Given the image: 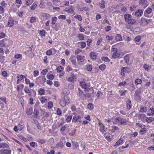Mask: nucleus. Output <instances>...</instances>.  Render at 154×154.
<instances>
[{
  "label": "nucleus",
  "mask_w": 154,
  "mask_h": 154,
  "mask_svg": "<svg viewBox=\"0 0 154 154\" xmlns=\"http://www.w3.org/2000/svg\"><path fill=\"white\" fill-rule=\"evenodd\" d=\"M121 49H112L111 51L112 52V57L114 58H119L121 56H123L126 53L122 52L120 50Z\"/></svg>",
  "instance_id": "1"
},
{
  "label": "nucleus",
  "mask_w": 154,
  "mask_h": 154,
  "mask_svg": "<svg viewBox=\"0 0 154 154\" xmlns=\"http://www.w3.org/2000/svg\"><path fill=\"white\" fill-rule=\"evenodd\" d=\"M152 21V20L148 19L143 17H142L137 21V24H139L141 26H143L148 25L149 23L151 22Z\"/></svg>",
  "instance_id": "2"
},
{
  "label": "nucleus",
  "mask_w": 154,
  "mask_h": 154,
  "mask_svg": "<svg viewBox=\"0 0 154 154\" xmlns=\"http://www.w3.org/2000/svg\"><path fill=\"white\" fill-rule=\"evenodd\" d=\"M126 121V119L122 118L116 117L115 118L113 122L114 124L121 125L125 124Z\"/></svg>",
  "instance_id": "3"
},
{
  "label": "nucleus",
  "mask_w": 154,
  "mask_h": 154,
  "mask_svg": "<svg viewBox=\"0 0 154 154\" xmlns=\"http://www.w3.org/2000/svg\"><path fill=\"white\" fill-rule=\"evenodd\" d=\"M85 58L84 56H81L80 55H77L76 58L78 64L81 65L85 64L86 62Z\"/></svg>",
  "instance_id": "4"
},
{
  "label": "nucleus",
  "mask_w": 154,
  "mask_h": 154,
  "mask_svg": "<svg viewBox=\"0 0 154 154\" xmlns=\"http://www.w3.org/2000/svg\"><path fill=\"white\" fill-rule=\"evenodd\" d=\"M69 103V98L67 95H65L63 99L60 102V105L62 107H64Z\"/></svg>",
  "instance_id": "5"
},
{
  "label": "nucleus",
  "mask_w": 154,
  "mask_h": 154,
  "mask_svg": "<svg viewBox=\"0 0 154 154\" xmlns=\"http://www.w3.org/2000/svg\"><path fill=\"white\" fill-rule=\"evenodd\" d=\"M74 116L73 117L72 122H81L82 120L81 119V116L78 114L74 112Z\"/></svg>",
  "instance_id": "6"
},
{
  "label": "nucleus",
  "mask_w": 154,
  "mask_h": 154,
  "mask_svg": "<svg viewBox=\"0 0 154 154\" xmlns=\"http://www.w3.org/2000/svg\"><path fill=\"white\" fill-rule=\"evenodd\" d=\"M80 85L82 88L85 89H87L90 87V83L86 82V80L84 79L80 82Z\"/></svg>",
  "instance_id": "7"
},
{
  "label": "nucleus",
  "mask_w": 154,
  "mask_h": 154,
  "mask_svg": "<svg viewBox=\"0 0 154 154\" xmlns=\"http://www.w3.org/2000/svg\"><path fill=\"white\" fill-rule=\"evenodd\" d=\"M40 84L43 85L46 81V79L45 76H39L36 79Z\"/></svg>",
  "instance_id": "8"
},
{
  "label": "nucleus",
  "mask_w": 154,
  "mask_h": 154,
  "mask_svg": "<svg viewBox=\"0 0 154 154\" xmlns=\"http://www.w3.org/2000/svg\"><path fill=\"white\" fill-rule=\"evenodd\" d=\"M121 75L124 76L125 75V73L129 72L131 71L130 69L128 66L123 67L121 69Z\"/></svg>",
  "instance_id": "9"
},
{
  "label": "nucleus",
  "mask_w": 154,
  "mask_h": 154,
  "mask_svg": "<svg viewBox=\"0 0 154 154\" xmlns=\"http://www.w3.org/2000/svg\"><path fill=\"white\" fill-rule=\"evenodd\" d=\"M152 9L151 8L148 7L144 11V15L146 17H151L149 16V15L152 12Z\"/></svg>",
  "instance_id": "10"
},
{
  "label": "nucleus",
  "mask_w": 154,
  "mask_h": 154,
  "mask_svg": "<svg viewBox=\"0 0 154 154\" xmlns=\"http://www.w3.org/2000/svg\"><path fill=\"white\" fill-rule=\"evenodd\" d=\"M79 91V95L80 97L82 99L84 100L86 98V95L85 94L83 91L79 88H78Z\"/></svg>",
  "instance_id": "11"
},
{
  "label": "nucleus",
  "mask_w": 154,
  "mask_h": 154,
  "mask_svg": "<svg viewBox=\"0 0 154 154\" xmlns=\"http://www.w3.org/2000/svg\"><path fill=\"white\" fill-rule=\"evenodd\" d=\"M10 149H2L0 150L1 154H10L11 152Z\"/></svg>",
  "instance_id": "12"
},
{
  "label": "nucleus",
  "mask_w": 154,
  "mask_h": 154,
  "mask_svg": "<svg viewBox=\"0 0 154 154\" xmlns=\"http://www.w3.org/2000/svg\"><path fill=\"white\" fill-rule=\"evenodd\" d=\"M139 3L140 5H143L144 8H146L148 5V3L146 0H140Z\"/></svg>",
  "instance_id": "13"
},
{
  "label": "nucleus",
  "mask_w": 154,
  "mask_h": 154,
  "mask_svg": "<svg viewBox=\"0 0 154 154\" xmlns=\"http://www.w3.org/2000/svg\"><path fill=\"white\" fill-rule=\"evenodd\" d=\"M76 79V75L72 74V75L71 76L68 78V81L69 82H73Z\"/></svg>",
  "instance_id": "14"
},
{
  "label": "nucleus",
  "mask_w": 154,
  "mask_h": 154,
  "mask_svg": "<svg viewBox=\"0 0 154 154\" xmlns=\"http://www.w3.org/2000/svg\"><path fill=\"white\" fill-rule=\"evenodd\" d=\"M123 143V139L122 138L119 139L116 142L115 144L113 145V146L115 147L116 146H118L121 145Z\"/></svg>",
  "instance_id": "15"
},
{
  "label": "nucleus",
  "mask_w": 154,
  "mask_h": 154,
  "mask_svg": "<svg viewBox=\"0 0 154 154\" xmlns=\"http://www.w3.org/2000/svg\"><path fill=\"white\" fill-rule=\"evenodd\" d=\"M99 126L100 127L99 130L103 134L105 131L104 130V125L100 122H99Z\"/></svg>",
  "instance_id": "16"
},
{
  "label": "nucleus",
  "mask_w": 154,
  "mask_h": 154,
  "mask_svg": "<svg viewBox=\"0 0 154 154\" xmlns=\"http://www.w3.org/2000/svg\"><path fill=\"white\" fill-rule=\"evenodd\" d=\"M124 17L125 19V21L126 22H127L132 17V15L131 14H125L124 15Z\"/></svg>",
  "instance_id": "17"
},
{
  "label": "nucleus",
  "mask_w": 154,
  "mask_h": 154,
  "mask_svg": "<svg viewBox=\"0 0 154 154\" xmlns=\"http://www.w3.org/2000/svg\"><path fill=\"white\" fill-rule=\"evenodd\" d=\"M126 105L127 109L129 110L132 107V104L131 100H128L126 102Z\"/></svg>",
  "instance_id": "18"
},
{
  "label": "nucleus",
  "mask_w": 154,
  "mask_h": 154,
  "mask_svg": "<svg viewBox=\"0 0 154 154\" xmlns=\"http://www.w3.org/2000/svg\"><path fill=\"white\" fill-rule=\"evenodd\" d=\"M127 23L129 25H133L136 23V21L135 20L131 18L128 21Z\"/></svg>",
  "instance_id": "19"
},
{
  "label": "nucleus",
  "mask_w": 154,
  "mask_h": 154,
  "mask_svg": "<svg viewBox=\"0 0 154 154\" xmlns=\"http://www.w3.org/2000/svg\"><path fill=\"white\" fill-rule=\"evenodd\" d=\"M69 91L67 89L64 88L63 89V91L61 93V95L62 96L64 97L65 95H64V94H65L67 95L69 94Z\"/></svg>",
  "instance_id": "20"
},
{
  "label": "nucleus",
  "mask_w": 154,
  "mask_h": 154,
  "mask_svg": "<svg viewBox=\"0 0 154 154\" xmlns=\"http://www.w3.org/2000/svg\"><path fill=\"white\" fill-rule=\"evenodd\" d=\"M143 67L146 71H149L151 69V66L147 64H144Z\"/></svg>",
  "instance_id": "21"
},
{
  "label": "nucleus",
  "mask_w": 154,
  "mask_h": 154,
  "mask_svg": "<svg viewBox=\"0 0 154 154\" xmlns=\"http://www.w3.org/2000/svg\"><path fill=\"white\" fill-rule=\"evenodd\" d=\"M143 13V11L141 9L138 10L135 13V15L137 16H141Z\"/></svg>",
  "instance_id": "22"
},
{
  "label": "nucleus",
  "mask_w": 154,
  "mask_h": 154,
  "mask_svg": "<svg viewBox=\"0 0 154 154\" xmlns=\"http://www.w3.org/2000/svg\"><path fill=\"white\" fill-rule=\"evenodd\" d=\"M24 91L26 94H28V95L30 97H31L32 92L28 88L25 87L24 89Z\"/></svg>",
  "instance_id": "23"
},
{
  "label": "nucleus",
  "mask_w": 154,
  "mask_h": 154,
  "mask_svg": "<svg viewBox=\"0 0 154 154\" xmlns=\"http://www.w3.org/2000/svg\"><path fill=\"white\" fill-rule=\"evenodd\" d=\"M33 112L32 108L31 107L26 110V113L28 115H31Z\"/></svg>",
  "instance_id": "24"
},
{
  "label": "nucleus",
  "mask_w": 154,
  "mask_h": 154,
  "mask_svg": "<svg viewBox=\"0 0 154 154\" xmlns=\"http://www.w3.org/2000/svg\"><path fill=\"white\" fill-rule=\"evenodd\" d=\"M47 0H41L40 2L39 7L42 8H44L45 6V1Z\"/></svg>",
  "instance_id": "25"
},
{
  "label": "nucleus",
  "mask_w": 154,
  "mask_h": 154,
  "mask_svg": "<svg viewBox=\"0 0 154 154\" xmlns=\"http://www.w3.org/2000/svg\"><path fill=\"white\" fill-rule=\"evenodd\" d=\"M115 40L117 41H120L122 40V38L121 35L118 34L115 36Z\"/></svg>",
  "instance_id": "26"
},
{
  "label": "nucleus",
  "mask_w": 154,
  "mask_h": 154,
  "mask_svg": "<svg viewBox=\"0 0 154 154\" xmlns=\"http://www.w3.org/2000/svg\"><path fill=\"white\" fill-rule=\"evenodd\" d=\"M45 90L42 88H40L38 90V92L40 95H43L45 93Z\"/></svg>",
  "instance_id": "27"
},
{
  "label": "nucleus",
  "mask_w": 154,
  "mask_h": 154,
  "mask_svg": "<svg viewBox=\"0 0 154 154\" xmlns=\"http://www.w3.org/2000/svg\"><path fill=\"white\" fill-rule=\"evenodd\" d=\"M8 147L9 146L6 143H0V148H8Z\"/></svg>",
  "instance_id": "28"
},
{
  "label": "nucleus",
  "mask_w": 154,
  "mask_h": 154,
  "mask_svg": "<svg viewBox=\"0 0 154 154\" xmlns=\"http://www.w3.org/2000/svg\"><path fill=\"white\" fill-rule=\"evenodd\" d=\"M91 59L92 60H95L97 58V55L94 52H91L90 54Z\"/></svg>",
  "instance_id": "29"
},
{
  "label": "nucleus",
  "mask_w": 154,
  "mask_h": 154,
  "mask_svg": "<svg viewBox=\"0 0 154 154\" xmlns=\"http://www.w3.org/2000/svg\"><path fill=\"white\" fill-rule=\"evenodd\" d=\"M40 100L41 102L43 104L46 103L47 101V99L44 97H41L40 99Z\"/></svg>",
  "instance_id": "30"
},
{
  "label": "nucleus",
  "mask_w": 154,
  "mask_h": 154,
  "mask_svg": "<svg viewBox=\"0 0 154 154\" xmlns=\"http://www.w3.org/2000/svg\"><path fill=\"white\" fill-rule=\"evenodd\" d=\"M105 2L104 1L102 0L101 2H99L100 6V8L103 9L105 8Z\"/></svg>",
  "instance_id": "31"
},
{
  "label": "nucleus",
  "mask_w": 154,
  "mask_h": 154,
  "mask_svg": "<svg viewBox=\"0 0 154 154\" xmlns=\"http://www.w3.org/2000/svg\"><path fill=\"white\" fill-rule=\"evenodd\" d=\"M24 87V85L23 84H21L17 85V91L19 92L20 91V89L22 90Z\"/></svg>",
  "instance_id": "32"
},
{
  "label": "nucleus",
  "mask_w": 154,
  "mask_h": 154,
  "mask_svg": "<svg viewBox=\"0 0 154 154\" xmlns=\"http://www.w3.org/2000/svg\"><path fill=\"white\" fill-rule=\"evenodd\" d=\"M26 75H18L17 77L18 78V79L20 81L22 79H23L26 78Z\"/></svg>",
  "instance_id": "33"
},
{
  "label": "nucleus",
  "mask_w": 154,
  "mask_h": 154,
  "mask_svg": "<svg viewBox=\"0 0 154 154\" xmlns=\"http://www.w3.org/2000/svg\"><path fill=\"white\" fill-rule=\"evenodd\" d=\"M56 146L58 148L63 147V143L61 142H59L57 144Z\"/></svg>",
  "instance_id": "34"
},
{
  "label": "nucleus",
  "mask_w": 154,
  "mask_h": 154,
  "mask_svg": "<svg viewBox=\"0 0 154 154\" xmlns=\"http://www.w3.org/2000/svg\"><path fill=\"white\" fill-rule=\"evenodd\" d=\"M106 68V65L104 64H102L100 65L99 68L102 71H103Z\"/></svg>",
  "instance_id": "35"
},
{
  "label": "nucleus",
  "mask_w": 154,
  "mask_h": 154,
  "mask_svg": "<svg viewBox=\"0 0 154 154\" xmlns=\"http://www.w3.org/2000/svg\"><path fill=\"white\" fill-rule=\"evenodd\" d=\"M147 109L146 107H142L140 109V112H145L147 111Z\"/></svg>",
  "instance_id": "36"
},
{
  "label": "nucleus",
  "mask_w": 154,
  "mask_h": 154,
  "mask_svg": "<svg viewBox=\"0 0 154 154\" xmlns=\"http://www.w3.org/2000/svg\"><path fill=\"white\" fill-rule=\"evenodd\" d=\"M142 82V81L141 79H136L135 82V84L136 85H138L141 84Z\"/></svg>",
  "instance_id": "37"
},
{
  "label": "nucleus",
  "mask_w": 154,
  "mask_h": 154,
  "mask_svg": "<svg viewBox=\"0 0 154 154\" xmlns=\"http://www.w3.org/2000/svg\"><path fill=\"white\" fill-rule=\"evenodd\" d=\"M147 122H150L153 121L154 120V118L152 117H149L146 118V119Z\"/></svg>",
  "instance_id": "38"
},
{
  "label": "nucleus",
  "mask_w": 154,
  "mask_h": 154,
  "mask_svg": "<svg viewBox=\"0 0 154 154\" xmlns=\"http://www.w3.org/2000/svg\"><path fill=\"white\" fill-rule=\"evenodd\" d=\"M64 69V67L62 66H58L56 69L58 72H60L63 71V70Z\"/></svg>",
  "instance_id": "39"
},
{
  "label": "nucleus",
  "mask_w": 154,
  "mask_h": 154,
  "mask_svg": "<svg viewBox=\"0 0 154 154\" xmlns=\"http://www.w3.org/2000/svg\"><path fill=\"white\" fill-rule=\"evenodd\" d=\"M14 24V22L13 20H9L8 23V25L9 27H11L13 26Z\"/></svg>",
  "instance_id": "40"
},
{
  "label": "nucleus",
  "mask_w": 154,
  "mask_h": 154,
  "mask_svg": "<svg viewBox=\"0 0 154 154\" xmlns=\"http://www.w3.org/2000/svg\"><path fill=\"white\" fill-rule=\"evenodd\" d=\"M57 17H52V22L51 24L52 25H54L55 24L56 22L57 21Z\"/></svg>",
  "instance_id": "41"
},
{
  "label": "nucleus",
  "mask_w": 154,
  "mask_h": 154,
  "mask_svg": "<svg viewBox=\"0 0 154 154\" xmlns=\"http://www.w3.org/2000/svg\"><path fill=\"white\" fill-rule=\"evenodd\" d=\"M139 117L140 119L142 120L143 119H146V115L144 114H141L139 115Z\"/></svg>",
  "instance_id": "42"
},
{
  "label": "nucleus",
  "mask_w": 154,
  "mask_h": 154,
  "mask_svg": "<svg viewBox=\"0 0 154 154\" xmlns=\"http://www.w3.org/2000/svg\"><path fill=\"white\" fill-rule=\"evenodd\" d=\"M141 38V36L138 35L135 38L134 40L136 42H139L140 41Z\"/></svg>",
  "instance_id": "43"
},
{
  "label": "nucleus",
  "mask_w": 154,
  "mask_h": 154,
  "mask_svg": "<svg viewBox=\"0 0 154 154\" xmlns=\"http://www.w3.org/2000/svg\"><path fill=\"white\" fill-rule=\"evenodd\" d=\"M64 11L65 12H68L69 13H71L73 11V10L71 8H66L65 10H64Z\"/></svg>",
  "instance_id": "44"
},
{
  "label": "nucleus",
  "mask_w": 154,
  "mask_h": 154,
  "mask_svg": "<svg viewBox=\"0 0 154 154\" xmlns=\"http://www.w3.org/2000/svg\"><path fill=\"white\" fill-rule=\"evenodd\" d=\"M33 2V0H27L26 1L25 3L27 6L30 5Z\"/></svg>",
  "instance_id": "45"
},
{
  "label": "nucleus",
  "mask_w": 154,
  "mask_h": 154,
  "mask_svg": "<svg viewBox=\"0 0 154 154\" xmlns=\"http://www.w3.org/2000/svg\"><path fill=\"white\" fill-rule=\"evenodd\" d=\"M47 77L48 79L52 80L54 79V76L52 74H50L49 75H47Z\"/></svg>",
  "instance_id": "46"
},
{
  "label": "nucleus",
  "mask_w": 154,
  "mask_h": 154,
  "mask_svg": "<svg viewBox=\"0 0 154 154\" xmlns=\"http://www.w3.org/2000/svg\"><path fill=\"white\" fill-rule=\"evenodd\" d=\"M72 118V116H68L66 118V121L67 122H69Z\"/></svg>",
  "instance_id": "47"
},
{
  "label": "nucleus",
  "mask_w": 154,
  "mask_h": 154,
  "mask_svg": "<svg viewBox=\"0 0 154 154\" xmlns=\"http://www.w3.org/2000/svg\"><path fill=\"white\" fill-rule=\"evenodd\" d=\"M124 59L126 63H128L129 61V58L128 55H126L124 57Z\"/></svg>",
  "instance_id": "48"
},
{
  "label": "nucleus",
  "mask_w": 154,
  "mask_h": 154,
  "mask_svg": "<svg viewBox=\"0 0 154 154\" xmlns=\"http://www.w3.org/2000/svg\"><path fill=\"white\" fill-rule=\"evenodd\" d=\"M45 31L43 29L42 30H40L39 34L42 36H45Z\"/></svg>",
  "instance_id": "49"
},
{
  "label": "nucleus",
  "mask_w": 154,
  "mask_h": 154,
  "mask_svg": "<svg viewBox=\"0 0 154 154\" xmlns=\"http://www.w3.org/2000/svg\"><path fill=\"white\" fill-rule=\"evenodd\" d=\"M17 126L18 128V130L19 131H21L23 127V125H21L20 123H19Z\"/></svg>",
  "instance_id": "50"
},
{
  "label": "nucleus",
  "mask_w": 154,
  "mask_h": 154,
  "mask_svg": "<svg viewBox=\"0 0 154 154\" xmlns=\"http://www.w3.org/2000/svg\"><path fill=\"white\" fill-rule=\"evenodd\" d=\"M53 106V103L52 102L50 101L48 103V107L49 109H51Z\"/></svg>",
  "instance_id": "51"
},
{
  "label": "nucleus",
  "mask_w": 154,
  "mask_h": 154,
  "mask_svg": "<svg viewBox=\"0 0 154 154\" xmlns=\"http://www.w3.org/2000/svg\"><path fill=\"white\" fill-rule=\"evenodd\" d=\"M78 37L79 38L80 40H83L84 39V36L82 34H79Z\"/></svg>",
  "instance_id": "52"
},
{
  "label": "nucleus",
  "mask_w": 154,
  "mask_h": 154,
  "mask_svg": "<svg viewBox=\"0 0 154 154\" xmlns=\"http://www.w3.org/2000/svg\"><path fill=\"white\" fill-rule=\"evenodd\" d=\"M126 83H127L126 82H123L119 83L118 85V86L119 87L124 86L126 85Z\"/></svg>",
  "instance_id": "53"
},
{
  "label": "nucleus",
  "mask_w": 154,
  "mask_h": 154,
  "mask_svg": "<svg viewBox=\"0 0 154 154\" xmlns=\"http://www.w3.org/2000/svg\"><path fill=\"white\" fill-rule=\"evenodd\" d=\"M146 129L145 128H142L140 131V134H144V132L146 131Z\"/></svg>",
  "instance_id": "54"
},
{
  "label": "nucleus",
  "mask_w": 154,
  "mask_h": 154,
  "mask_svg": "<svg viewBox=\"0 0 154 154\" xmlns=\"http://www.w3.org/2000/svg\"><path fill=\"white\" fill-rule=\"evenodd\" d=\"M36 20V18L35 17H32L31 18V19L30 20V23H34V22H35Z\"/></svg>",
  "instance_id": "55"
},
{
  "label": "nucleus",
  "mask_w": 154,
  "mask_h": 154,
  "mask_svg": "<svg viewBox=\"0 0 154 154\" xmlns=\"http://www.w3.org/2000/svg\"><path fill=\"white\" fill-rule=\"evenodd\" d=\"M37 141L41 144H43L46 142V140L45 139H39Z\"/></svg>",
  "instance_id": "56"
},
{
  "label": "nucleus",
  "mask_w": 154,
  "mask_h": 154,
  "mask_svg": "<svg viewBox=\"0 0 154 154\" xmlns=\"http://www.w3.org/2000/svg\"><path fill=\"white\" fill-rule=\"evenodd\" d=\"M48 70L46 69H43L41 71V73L44 75H45L48 72Z\"/></svg>",
  "instance_id": "57"
},
{
  "label": "nucleus",
  "mask_w": 154,
  "mask_h": 154,
  "mask_svg": "<svg viewBox=\"0 0 154 154\" xmlns=\"http://www.w3.org/2000/svg\"><path fill=\"white\" fill-rule=\"evenodd\" d=\"M57 115L61 116L62 112L61 110L59 108H57Z\"/></svg>",
  "instance_id": "58"
},
{
  "label": "nucleus",
  "mask_w": 154,
  "mask_h": 154,
  "mask_svg": "<svg viewBox=\"0 0 154 154\" xmlns=\"http://www.w3.org/2000/svg\"><path fill=\"white\" fill-rule=\"evenodd\" d=\"M75 17L76 19H78V20L80 21L82 20V18L80 15H76L75 16Z\"/></svg>",
  "instance_id": "59"
},
{
  "label": "nucleus",
  "mask_w": 154,
  "mask_h": 154,
  "mask_svg": "<svg viewBox=\"0 0 154 154\" xmlns=\"http://www.w3.org/2000/svg\"><path fill=\"white\" fill-rule=\"evenodd\" d=\"M37 6V5L36 4L34 3L31 6L30 8L32 10H34L36 7Z\"/></svg>",
  "instance_id": "60"
},
{
  "label": "nucleus",
  "mask_w": 154,
  "mask_h": 154,
  "mask_svg": "<svg viewBox=\"0 0 154 154\" xmlns=\"http://www.w3.org/2000/svg\"><path fill=\"white\" fill-rule=\"evenodd\" d=\"M22 57V55L20 54H16L14 57L16 59H18Z\"/></svg>",
  "instance_id": "61"
},
{
  "label": "nucleus",
  "mask_w": 154,
  "mask_h": 154,
  "mask_svg": "<svg viewBox=\"0 0 154 154\" xmlns=\"http://www.w3.org/2000/svg\"><path fill=\"white\" fill-rule=\"evenodd\" d=\"M149 110L152 112L150 114H149L148 115L149 116H153L154 114V108H150Z\"/></svg>",
  "instance_id": "62"
},
{
  "label": "nucleus",
  "mask_w": 154,
  "mask_h": 154,
  "mask_svg": "<svg viewBox=\"0 0 154 154\" xmlns=\"http://www.w3.org/2000/svg\"><path fill=\"white\" fill-rule=\"evenodd\" d=\"M58 18L59 19H62V20H65L66 18V17L65 15H60L58 17Z\"/></svg>",
  "instance_id": "63"
},
{
  "label": "nucleus",
  "mask_w": 154,
  "mask_h": 154,
  "mask_svg": "<svg viewBox=\"0 0 154 154\" xmlns=\"http://www.w3.org/2000/svg\"><path fill=\"white\" fill-rule=\"evenodd\" d=\"M19 138L21 139V140H23V141L26 142H27V139L25 138L24 137H23V136H22V135H20L19 136Z\"/></svg>",
  "instance_id": "64"
}]
</instances>
